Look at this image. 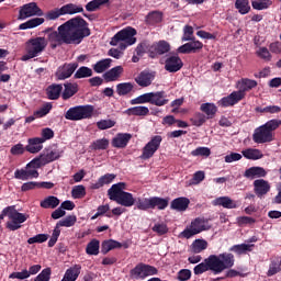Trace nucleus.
Instances as JSON below:
<instances>
[{
	"label": "nucleus",
	"mask_w": 281,
	"mask_h": 281,
	"mask_svg": "<svg viewBox=\"0 0 281 281\" xmlns=\"http://www.w3.org/2000/svg\"><path fill=\"white\" fill-rule=\"evenodd\" d=\"M87 36H91V30H89L87 21L82 18H72L59 25L57 31L48 33L47 38L35 37L29 40L25 46V54L21 57V60L27 61L41 56L48 43L52 49H56L63 44L80 45Z\"/></svg>",
	"instance_id": "1"
},
{
	"label": "nucleus",
	"mask_w": 281,
	"mask_h": 281,
	"mask_svg": "<svg viewBox=\"0 0 281 281\" xmlns=\"http://www.w3.org/2000/svg\"><path fill=\"white\" fill-rule=\"evenodd\" d=\"M234 256L229 252H224L220 255H210L201 263L196 265L193 269L195 276H201L206 271H212L214 276L223 273L226 269H232L234 267Z\"/></svg>",
	"instance_id": "2"
},
{
	"label": "nucleus",
	"mask_w": 281,
	"mask_h": 281,
	"mask_svg": "<svg viewBox=\"0 0 281 281\" xmlns=\"http://www.w3.org/2000/svg\"><path fill=\"white\" fill-rule=\"evenodd\" d=\"M235 87L238 91H233L229 95L222 98L217 102L218 106L226 109L227 106L238 104L240 100H245L247 91H251V89H256V87H258V81L249 78H243L236 82Z\"/></svg>",
	"instance_id": "3"
},
{
	"label": "nucleus",
	"mask_w": 281,
	"mask_h": 281,
	"mask_svg": "<svg viewBox=\"0 0 281 281\" xmlns=\"http://www.w3.org/2000/svg\"><path fill=\"white\" fill-rule=\"evenodd\" d=\"M124 190H126V183L119 182L113 184L108 190L109 199L111 201H115L117 205H122L123 207H133V205L136 203L135 196H133V193Z\"/></svg>",
	"instance_id": "4"
},
{
	"label": "nucleus",
	"mask_w": 281,
	"mask_h": 281,
	"mask_svg": "<svg viewBox=\"0 0 281 281\" xmlns=\"http://www.w3.org/2000/svg\"><path fill=\"white\" fill-rule=\"evenodd\" d=\"M280 126L281 120L274 119L256 128L252 135L255 144H267L269 142H273V131H277V128H280Z\"/></svg>",
	"instance_id": "5"
},
{
	"label": "nucleus",
	"mask_w": 281,
	"mask_h": 281,
	"mask_svg": "<svg viewBox=\"0 0 281 281\" xmlns=\"http://www.w3.org/2000/svg\"><path fill=\"white\" fill-rule=\"evenodd\" d=\"M3 216L8 218L7 229L16 232L23 227V223L30 218V215L16 211V206L11 205L3 209Z\"/></svg>",
	"instance_id": "6"
},
{
	"label": "nucleus",
	"mask_w": 281,
	"mask_h": 281,
	"mask_svg": "<svg viewBox=\"0 0 281 281\" xmlns=\"http://www.w3.org/2000/svg\"><path fill=\"white\" fill-rule=\"evenodd\" d=\"M135 34L137 31L135 29L128 26L120 32H117L110 42V45L113 47H120V49L124 50L126 47H131V45H135L137 43V38H135Z\"/></svg>",
	"instance_id": "7"
},
{
	"label": "nucleus",
	"mask_w": 281,
	"mask_h": 281,
	"mask_svg": "<svg viewBox=\"0 0 281 281\" xmlns=\"http://www.w3.org/2000/svg\"><path fill=\"white\" fill-rule=\"evenodd\" d=\"M60 157H63V149L52 147L45 149L40 157L31 160L27 164V168H42V166H47V164H52V161H56V159H60Z\"/></svg>",
	"instance_id": "8"
},
{
	"label": "nucleus",
	"mask_w": 281,
	"mask_h": 281,
	"mask_svg": "<svg viewBox=\"0 0 281 281\" xmlns=\"http://www.w3.org/2000/svg\"><path fill=\"white\" fill-rule=\"evenodd\" d=\"M209 229H212L210 221L203 217H196L191 221L183 232L180 233V236L181 238L190 239L199 234H202V232H209Z\"/></svg>",
	"instance_id": "9"
},
{
	"label": "nucleus",
	"mask_w": 281,
	"mask_h": 281,
	"mask_svg": "<svg viewBox=\"0 0 281 281\" xmlns=\"http://www.w3.org/2000/svg\"><path fill=\"white\" fill-rule=\"evenodd\" d=\"M93 115V106L92 105H77L70 108L66 112V120H71L72 122H78L80 120H89Z\"/></svg>",
	"instance_id": "10"
},
{
	"label": "nucleus",
	"mask_w": 281,
	"mask_h": 281,
	"mask_svg": "<svg viewBox=\"0 0 281 281\" xmlns=\"http://www.w3.org/2000/svg\"><path fill=\"white\" fill-rule=\"evenodd\" d=\"M130 274L134 280H145L150 276H157V268L146 263H138L131 270Z\"/></svg>",
	"instance_id": "11"
},
{
	"label": "nucleus",
	"mask_w": 281,
	"mask_h": 281,
	"mask_svg": "<svg viewBox=\"0 0 281 281\" xmlns=\"http://www.w3.org/2000/svg\"><path fill=\"white\" fill-rule=\"evenodd\" d=\"M44 15L45 13L42 11V9L38 8V4H36V2H31L21 7L18 19L19 21H25V19H30L32 16Z\"/></svg>",
	"instance_id": "12"
},
{
	"label": "nucleus",
	"mask_w": 281,
	"mask_h": 281,
	"mask_svg": "<svg viewBox=\"0 0 281 281\" xmlns=\"http://www.w3.org/2000/svg\"><path fill=\"white\" fill-rule=\"evenodd\" d=\"M161 136H154L143 148L140 159H150V157L155 155L156 150H159V146H161Z\"/></svg>",
	"instance_id": "13"
},
{
	"label": "nucleus",
	"mask_w": 281,
	"mask_h": 281,
	"mask_svg": "<svg viewBox=\"0 0 281 281\" xmlns=\"http://www.w3.org/2000/svg\"><path fill=\"white\" fill-rule=\"evenodd\" d=\"M182 67L183 60H181L177 55L167 57L165 61V69L166 71H169V74H177V71H180Z\"/></svg>",
	"instance_id": "14"
},
{
	"label": "nucleus",
	"mask_w": 281,
	"mask_h": 281,
	"mask_svg": "<svg viewBox=\"0 0 281 281\" xmlns=\"http://www.w3.org/2000/svg\"><path fill=\"white\" fill-rule=\"evenodd\" d=\"M149 52L151 54V58H155V56H161L162 54H168L170 52V44L166 41H160L156 44H153L149 47Z\"/></svg>",
	"instance_id": "15"
},
{
	"label": "nucleus",
	"mask_w": 281,
	"mask_h": 281,
	"mask_svg": "<svg viewBox=\"0 0 281 281\" xmlns=\"http://www.w3.org/2000/svg\"><path fill=\"white\" fill-rule=\"evenodd\" d=\"M199 49H203V43L199 41H193L178 47V54H196Z\"/></svg>",
	"instance_id": "16"
},
{
	"label": "nucleus",
	"mask_w": 281,
	"mask_h": 281,
	"mask_svg": "<svg viewBox=\"0 0 281 281\" xmlns=\"http://www.w3.org/2000/svg\"><path fill=\"white\" fill-rule=\"evenodd\" d=\"M132 138L133 135H131L130 133H119L112 139V146L114 148H126Z\"/></svg>",
	"instance_id": "17"
},
{
	"label": "nucleus",
	"mask_w": 281,
	"mask_h": 281,
	"mask_svg": "<svg viewBox=\"0 0 281 281\" xmlns=\"http://www.w3.org/2000/svg\"><path fill=\"white\" fill-rule=\"evenodd\" d=\"M76 64H66L58 68L56 72L57 80H67L77 69Z\"/></svg>",
	"instance_id": "18"
},
{
	"label": "nucleus",
	"mask_w": 281,
	"mask_h": 281,
	"mask_svg": "<svg viewBox=\"0 0 281 281\" xmlns=\"http://www.w3.org/2000/svg\"><path fill=\"white\" fill-rule=\"evenodd\" d=\"M213 205L224 207L225 210H236L238 207V204L236 201L232 200L229 196H220L213 200Z\"/></svg>",
	"instance_id": "19"
},
{
	"label": "nucleus",
	"mask_w": 281,
	"mask_h": 281,
	"mask_svg": "<svg viewBox=\"0 0 281 281\" xmlns=\"http://www.w3.org/2000/svg\"><path fill=\"white\" fill-rule=\"evenodd\" d=\"M254 190L257 196H265L271 190V184L265 179H258L254 181Z\"/></svg>",
	"instance_id": "20"
},
{
	"label": "nucleus",
	"mask_w": 281,
	"mask_h": 281,
	"mask_svg": "<svg viewBox=\"0 0 281 281\" xmlns=\"http://www.w3.org/2000/svg\"><path fill=\"white\" fill-rule=\"evenodd\" d=\"M244 177L246 179H260L267 177V170L262 167H250L245 171Z\"/></svg>",
	"instance_id": "21"
},
{
	"label": "nucleus",
	"mask_w": 281,
	"mask_h": 281,
	"mask_svg": "<svg viewBox=\"0 0 281 281\" xmlns=\"http://www.w3.org/2000/svg\"><path fill=\"white\" fill-rule=\"evenodd\" d=\"M82 270V266L75 265L71 268L67 269L61 281H76L78 280V276H80V271Z\"/></svg>",
	"instance_id": "22"
},
{
	"label": "nucleus",
	"mask_w": 281,
	"mask_h": 281,
	"mask_svg": "<svg viewBox=\"0 0 281 281\" xmlns=\"http://www.w3.org/2000/svg\"><path fill=\"white\" fill-rule=\"evenodd\" d=\"M25 148L27 153H31V155H36V153H41V150H43V143L38 137L29 138Z\"/></svg>",
	"instance_id": "23"
},
{
	"label": "nucleus",
	"mask_w": 281,
	"mask_h": 281,
	"mask_svg": "<svg viewBox=\"0 0 281 281\" xmlns=\"http://www.w3.org/2000/svg\"><path fill=\"white\" fill-rule=\"evenodd\" d=\"M153 80H155V75L147 71L140 72L135 79L139 87H150Z\"/></svg>",
	"instance_id": "24"
},
{
	"label": "nucleus",
	"mask_w": 281,
	"mask_h": 281,
	"mask_svg": "<svg viewBox=\"0 0 281 281\" xmlns=\"http://www.w3.org/2000/svg\"><path fill=\"white\" fill-rule=\"evenodd\" d=\"M122 74H124V68L122 66H116V67L110 69L109 71H106L103 75V78L108 82H115V80H117L120 78V76H122Z\"/></svg>",
	"instance_id": "25"
},
{
	"label": "nucleus",
	"mask_w": 281,
	"mask_h": 281,
	"mask_svg": "<svg viewBox=\"0 0 281 281\" xmlns=\"http://www.w3.org/2000/svg\"><path fill=\"white\" fill-rule=\"evenodd\" d=\"M241 155L245 157V159H250L251 161H258V159H262L265 157L262 150L256 148L244 149Z\"/></svg>",
	"instance_id": "26"
},
{
	"label": "nucleus",
	"mask_w": 281,
	"mask_h": 281,
	"mask_svg": "<svg viewBox=\"0 0 281 281\" xmlns=\"http://www.w3.org/2000/svg\"><path fill=\"white\" fill-rule=\"evenodd\" d=\"M190 205V199L178 198L171 202V210H177V212H186Z\"/></svg>",
	"instance_id": "27"
},
{
	"label": "nucleus",
	"mask_w": 281,
	"mask_h": 281,
	"mask_svg": "<svg viewBox=\"0 0 281 281\" xmlns=\"http://www.w3.org/2000/svg\"><path fill=\"white\" fill-rule=\"evenodd\" d=\"M169 100L166 98V92H151V104H155V106H166Z\"/></svg>",
	"instance_id": "28"
},
{
	"label": "nucleus",
	"mask_w": 281,
	"mask_h": 281,
	"mask_svg": "<svg viewBox=\"0 0 281 281\" xmlns=\"http://www.w3.org/2000/svg\"><path fill=\"white\" fill-rule=\"evenodd\" d=\"M200 111H202V113L205 114V117L207 120H212V117L216 115L218 108L214 103H203L200 106Z\"/></svg>",
	"instance_id": "29"
},
{
	"label": "nucleus",
	"mask_w": 281,
	"mask_h": 281,
	"mask_svg": "<svg viewBox=\"0 0 281 281\" xmlns=\"http://www.w3.org/2000/svg\"><path fill=\"white\" fill-rule=\"evenodd\" d=\"M80 12H85V9L80 4L68 3L61 7V14L64 16L66 14H80Z\"/></svg>",
	"instance_id": "30"
},
{
	"label": "nucleus",
	"mask_w": 281,
	"mask_h": 281,
	"mask_svg": "<svg viewBox=\"0 0 281 281\" xmlns=\"http://www.w3.org/2000/svg\"><path fill=\"white\" fill-rule=\"evenodd\" d=\"M43 23H45V18H33L20 24L19 30H34V27H38V25H43Z\"/></svg>",
	"instance_id": "31"
},
{
	"label": "nucleus",
	"mask_w": 281,
	"mask_h": 281,
	"mask_svg": "<svg viewBox=\"0 0 281 281\" xmlns=\"http://www.w3.org/2000/svg\"><path fill=\"white\" fill-rule=\"evenodd\" d=\"M65 89L61 93L63 100H69V98H74L76 93H78V85L77 83H65Z\"/></svg>",
	"instance_id": "32"
},
{
	"label": "nucleus",
	"mask_w": 281,
	"mask_h": 281,
	"mask_svg": "<svg viewBox=\"0 0 281 281\" xmlns=\"http://www.w3.org/2000/svg\"><path fill=\"white\" fill-rule=\"evenodd\" d=\"M115 175L106 173L99 178V180L92 184V190H99V188H102L103 186H109V183H113Z\"/></svg>",
	"instance_id": "33"
},
{
	"label": "nucleus",
	"mask_w": 281,
	"mask_h": 281,
	"mask_svg": "<svg viewBox=\"0 0 281 281\" xmlns=\"http://www.w3.org/2000/svg\"><path fill=\"white\" fill-rule=\"evenodd\" d=\"M60 93H63L61 85H52L46 89L48 100H58V98H60Z\"/></svg>",
	"instance_id": "34"
},
{
	"label": "nucleus",
	"mask_w": 281,
	"mask_h": 281,
	"mask_svg": "<svg viewBox=\"0 0 281 281\" xmlns=\"http://www.w3.org/2000/svg\"><path fill=\"white\" fill-rule=\"evenodd\" d=\"M60 205V200L54 195L47 196L41 202V207L44 210H54Z\"/></svg>",
	"instance_id": "35"
},
{
	"label": "nucleus",
	"mask_w": 281,
	"mask_h": 281,
	"mask_svg": "<svg viewBox=\"0 0 281 281\" xmlns=\"http://www.w3.org/2000/svg\"><path fill=\"white\" fill-rule=\"evenodd\" d=\"M122 244L114 239H108L102 243L101 251L102 254H109L112 249H120Z\"/></svg>",
	"instance_id": "36"
},
{
	"label": "nucleus",
	"mask_w": 281,
	"mask_h": 281,
	"mask_svg": "<svg viewBox=\"0 0 281 281\" xmlns=\"http://www.w3.org/2000/svg\"><path fill=\"white\" fill-rule=\"evenodd\" d=\"M111 63H113V60L111 58H106V59H102V60L98 61L93 66L95 74H104V71H106V69H109L111 67Z\"/></svg>",
	"instance_id": "37"
},
{
	"label": "nucleus",
	"mask_w": 281,
	"mask_h": 281,
	"mask_svg": "<svg viewBox=\"0 0 281 281\" xmlns=\"http://www.w3.org/2000/svg\"><path fill=\"white\" fill-rule=\"evenodd\" d=\"M86 254H88V256H98V254H100V240L92 239L88 243Z\"/></svg>",
	"instance_id": "38"
},
{
	"label": "nucleus",
	"mask_w": 281,
	"mask_h": 281,
	"mask_svg": "<svg viewBox=\"0 0 281 281\" xmlns=\"http://www.w3.org/2000/svg\"><path fill=\"white\" fill-rule=\"evenodd\" d=\"M169 200L159 198V196H151V210H166L168 207Z\"/></svg>",
	"instance_id": "39"
},
{
	"label": "nucleus",
	"mask_w": 281,
	"mask_h": 281,
	"mask_svg": "<svg viewBox=\"0 0 281 281\" xmlns=\"http://www.w3.org/2000/svg\"><path fill=\"white\" fill-rule=\"evenodd\" d=\"M148 113H150V110L144 105L134 106L126 110L127 115L144 116V115H148Z\"/></svg>",
	"instance_id": "40"
},
{
	"label": "nucleus",
	"mask_w": 281,
	"mask_h": 281,
	"mask_svg": "<svg viewBox=\"0 0 281 281\" xmlns=\"http://www.w3.org/2000/svg\"><path fill=\"white\" fill-rule=\"evenodd\" d=\"M235 8L239 14H249L251 5H249V0H236Z\"/></svg>",
	"instance_id": "41"
},
{
	"label": "nucleus",
	"mask_w": 281,
	"mask_h": 281,
	"mask_svg": "<svg viewBox=\"0 0 281 281\" xmlns=\"http://www.w3.org/2000/svg\"><path fill=\"white\" fill-rule=\"evenodd\" d=\"M207 249V240L205 239H195L191 245V250L193 254H201Z\"/></svg>",
	"instance_id": "42"
},
{
	"label": "nucleus",
	"mask_w": 281,
	"mask_h": 281,
	"mask_svg": "<svg viewBox=\"0 0 281 281\" xmlns=\"http://www.w3.org/2000/svg\"><path fill=\"white\" fill-rule=\"evenodd\" d=\"M137 210L146 212V210H151V198H138L136 200Z\"/></svg>",
	"instance_id": "43"
},
{
	"label": "nucleus",
	"mask_w": 281,
	"mask_h": 281,
	"mask_svg": "<svg viewBox=\"0 0 281 281\" xmlns=\"http://www.w3.org/2000/svg\"><path fill=\"white\" fill-rule=\"evenodd\" d=\"M252 248H254V245L241 244V245H235L231 247L229 251H234V254L241 256V254H247V251H251Z\"/></svg>",
	"instance_id": "44"
},
{
	"label": "nucleus",
	"mask_w": 281,
	"mask_h": 281,
	"mask_svg": "<svg viewBox=\"0 0 281 281\" xmlns=\"http://www.w3.org/2000/svg\"><path fill=\"white\" fill-rule=\"evenodd\" d=\"M109 3V0H92L87 3L86 10L88 12H95V10H99L100 7Z\"/></svg>",
	"instance_id": "45"
},
{
	"label": "nucleus",
	"mask_w": 281,
	"mask_h": 281,
	"mask_svg": "<svg viewBox=\"0 0 281 281\" xmlns=\"http://www.w3.org/2000/svg\"><path fill=\"white\" fill-rule=\"evenodd\" d=\"M76 221H78V218L76 217V215H68L65 218L60 220L57 225L59 227H74L76 225Z\"/></svg>",
	"instance_id": "46"
},
{
	"label": "nucleus",
	"mask_w": 281,
	"mask_h": 281,
	"mask_svg": "<svg viewBox=\"0 0 281 281\" xmlns=\"http://www.w3.org/2000/svg\"><path fill=\"white\" fill-rule=\"evenodd\" d=\"M133 91V85L131 82L119 83L116 86V92L119 95H127Z\"/></svg>",
	"instance_id": "47"
},
{
	"label": "nucleus",
	"mask_w": 281,
	"mask_h": 281,
	"mask_svg": "<svg viewBox=\"0 0 281 281\" xmlns=\"http://www.w3.org/2000/svg\"><path fill=\"white\" fill-rule=\"evenodd\" d=\"M71 195L72 199H83L87 195V189L82 184L75 186L71 190Z\"/></svg>",
	"instance_id": "48"
},
{
	"label": "nucleus",
	"mask_w": 281,
	"mask_h": 281,
	"mask_svg": "<svg viewBox=\"0 0 281 281\" xmlns=\"http://www.w3.org/2000/svg\"><path fill=\"white\" fill-rule=\"evenodd\" d=\"M281 271V258H277L273 261H271L269 270H268V276H276V273H280Z\"/></svg>",
	"instance_id": "49"
},
{
	"label": "nucleus",
	"mask_w": 281,
	"mask_h": 281,
	"mask_svg": "<svg viewBox=\"0 0 281 281\" xmlns=\"http://www.w3.org/2000/svg\"><path fill=\"white\" fill-rule=\"evenodd\" d=\"M151 104V92L140 94L139 97L133 99L131 104Z\"/></svg>",
	"instance_id": "50"
},
{
	"label": "nucleus",
	"mask_w": 281,
	"mask_h": 281,
	"mask_svg": "<svg viewBox=\"0 0 281 281\" xmlns=\"http://www.w3.org/2000/svg\"><path fill=\"white\" fill-rule=\"evenodd\" d=\"M63 15V9L56 8L45 13L46 21H56V19H60Z\"/></svg>",
	"instance_id": "51"
},
{
	"label": "nucleus",
	"mask_w": 281,
	"mask_h": 281,
	"mask_svg": "<svg viewBox=\"0 0 281 281\" xmlns=\"http://www.w3.org/2000/svg\"><path fill=\"white\" fill-rule=\"evenodd\" d=\"M92 150H106L109 148V139H97L91 145Z\"/></svg>",
	"instance_id": "52"
},
{
	"label": "nucleus",
	"mask_w": 281,
	"mask_h": 281,
	"mask_svg": "<svg viewBox=\"0 0 281 281\" xmlns=\"http://www.w3.org/2000/svg\"><path fill=\"white\" fill-rule=\"evenodd\" d=\"M192 157H210L212 150L210 147H198L191 151Z\"/></svg>",
	"instance_id": "53"
},
{
	"label": "nucleus",
	"mask_w": 281,
	"mask_h": 281,
	"mask_svg": "<svg viewBox=\"0 0 281 281\" xmlns=\"http://www.w3.org/2000/svg\"><path fill=\"white\" fill-rule=\"evenodd\" d=\"M207 122V119L205 117V114L198 112L191 117V123L193 126H203Z\"/></svg>",
	"instance_id": "54"
},
{
	"label": "nucleus",
	"mask_w": 281,
	"mask_h": 281,
	"mask_svg": "<svg viewBox=\"0 0 281 281\" xmlns=\"http://www.w3.org/2000/svg\"><path fill=\"white\" fill-rule=\"evenodd\" d=\"M162 19L164 15H161V12L154 11L147 15V23H149V25H155V23H161Z\"/></svg>",
	"instance_id": "55"
},
{
	"label": "nucleus",
	"mask_w": 281,
	"mask_h": 281,
	"mask_svg": "<svg viewBox=\"0 0 281 281\" xmlns=\"http://www.w3.org/2000/svg\"><path fill=\"white\" fill-rule=\"evenodd\" d=\"M75 76L77 78H91V76H93V70H91V68L89 67H80Z\"/></svg>",
	"instance_id": "56"
},
{
	"label": "nucleus",
	"mask_w": 281,
	"mask_h": 281,
	"mask_svg": "<svg viewBox=\"0 0 281 281\" xmlns=\"http://www.w3.org/2000/svg\"><path fill=\"white\" fill-rule=\"evenodd\" d=\"M42 137H38L43 144L49 139H54V130L49 127H45L41 133Z\"/></svg>",
	"instance_id": "57"
},
{
	"label": "nucleus",
	"mask_w": 281,
	"mask_h": 281,
	"mask_svg": "<svg viewBox=\"0 0 281 281\" xmlns=\"http://www.w3.org/2000/svg\"><path fill=\"white\" fill-rule=\"evenodd\" d=\"M271 0H257L252 2L254 10H267L270 8Z\"/></svg>",
	"instance_id": "58"
},
{
	"label": "nucleus",
	"mask_w": 281,
	"mask_h": 281,
	"mask_svg": "<svg viewBox=\"0 0 281 281\" xmlns=\"http://www.w3.org/2000/svg\"><path fill=\"white\" fill-rule=\"evenodd\" d=\"M205 180V171H196L193 175V178L190 181V186H199L202 181Z\"/></svg>",
	"instance_id": "59"
},
{
	"label": "nucleus",
	"mask_w": 281,
	"mask_h": 281,
	"mask_svg": "<svg viewBox=\"0 0 281 281\" xmlns=\"http://www.w3.org/2000/svg\"><path fill=\"white\" fill-rule=\"evenodd\" d=\"M60 236V226L58 224H56L52 237L48 240V247H54V245H56V243H58V237Z\"/></svg>",
	"instance_id": "60"
},
{
	"label": "nucleus",
	"mask_w": 281,
	"mask_h": 281,
	"mask_svg": "<svg viewBox=\"0 0 281 281\" xmlns=\"http://www.w3.org/2000/svg\"><path fill=\"white\" fill-rule=\"evenodd\" d=\"M9 278L11 280H27V278H30V272H27V269H24L20 272H12Z\"/></svg>",
	"instance_id": "61"
},
{
	"label": "nucleus",
	"mask_w": 281,
	"mask_h": 281,
	"mask_svg": "<svg viewBox=\"0 0 281 281\" xmlns=\"http://www.w3.org/2000/svg\"><path fill=\"white\" fill-rule=\"evenodd\" d=\"M151 229L153 232L158 234V236H164V234H168V226L164 223H156Z\"/></svg>",
	"instance_id": "62"
},
{
	"label": "nucleus",
	"mask_w": 281,
	"mask_h": 281,
	"mask_svg": "<svg viewBox=\"0 0 281 281\" xmlns=\"http://www.w3.org/2000/svg\"><path fill=\"white\" fill-rule=\"evenodd\" d=\"M98 128L100 131H106V128H113L115 126V121L113 120H101L97 123Z\"/></svg>",
	"instance_id": "63"
},
{
	"label": "nucleus",
	"mask_w": 281,
	"mask_h": 281,
	"mask_svg": "<svg viewBox=\"0 0 281 281\" xmlns=\"http://www.w3.org/2000/svg\"><path fill=\"white\" fill-rule=\"evenodd\" d=\"M52 278V269L45 268L42 272L35 278L34 281H49Z\"/></svg>",
	"instance_id": "64"
}]
</instances>
